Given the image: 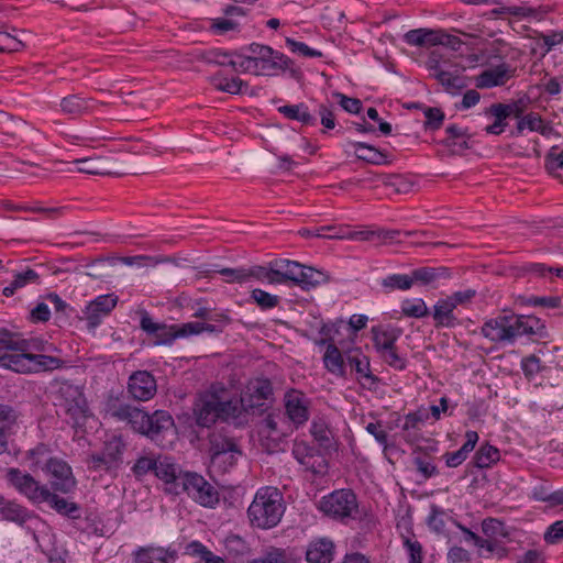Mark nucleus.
<instances>
[{
	"label": "nucleus",
	"mask_w": 563,
	"mask_h": 563,
	"mask_svg": "<svg viewBox=\"0 0 563 563\" xmlns=\"http://www.w3.org/2000/svg\"><path fill=\"white\" fill-rule=\"evenodd\" d=\"M20 412L9 404L0 402V432L9 439L14 433Z\"/></svg>",
	"instance_id": "43"
},
{
	"label": "nucleus",
	"mask_w": 563,
	"mask_h": 563,
	"mask_svg": "<svg viewBox=\"0 0 563 563\" xmlns=\"http://www.w3.org/2000/svg\"><path fill=\"white\" fill-rule=\"evenodd\" d=\"M451 277L450 269L444 266L439 267H420L413 269L411 273V278L413 282H419L423 285H429L439 279H445Z\"/></svg>",
	"instance_id": "41"
},
{
	"label": "nucleus",
	"mask_w": 563,
	"mask_h": 563,
	"mask_svg": "<svg viewBox=\"0 0 563 563\" xmlns=\"http://www.w3.org/2000/svg\"><path fill=\"white\" fill-rule=\"evenodd\" d=\"M157 461L158 459L153 456H140L132 466V472L137 478L145 476L150 472L155 473Z\"/></svg>",
	"instance_id": "60"
},
{
	"label": "nucleus",
	"mask_w": 563,
	"mask_h": 563,
	"mask_svg": "<svg viewBox=\"0 0 563 563\" xmlns=\"http://www.w3.org/2000/svg\"><path fill=\"white\" fill-rule=\"evenodd\" d=\"M22 47V41L5 31L3 25H0V53L18 52Z\"/></svg>",
	"instance_id": "58"
},
{
	"label": "nucleus",
	"mask_w": 563,
	"mask_h": 563,
	"mask_svg": "<svg viewBox=\"0 0 563 563\" xmlns=\"http://www.w3.org/2000/svg\"><path fill=\"white\" fill-rule=\"evenodd\" d=\"M346 362L355 371L358 380H365L369 385L378 383V377L371 372L369 358L358 349L347 353Z\"/></svg>",
	"instance_id": "26"
},
{
	"label": "nucleus",
	"mask_w": 563,
	"mask_h": 563,
	"mask_svg": "<svg viewBox=\"0 0 563 563\" xmlns=\"http://www.w3.org/2000/svg\"><path fill=\"white\" fill-rule=\"evenodd\" d=\"M322 360L328 372L339 377H345V360L333 342L328 343Z\"/></svg>",
	"instance_id": "37"
},
{
	"label": "nucleus",
	"mask_w": 563,
	"mask_h": 563,
	"mask_svg": "<svg viewBox=\"0 0 563 563\" xmlns=\"http://www.w3.org/2000/svg\"><path fill=\"white\" fill-rule=\"evenodd\" d=\"M292 455L307 471L313 474H321L325 467V460L317 454L316 449L305 442L294 444Z\"/></svg>",
	"instance_id": "21"
},
{
	"label": "nucleus",
	"mask_w": 563,
	"mask_h": 563,
	"mask_svg": "<svg viewBox=\"0 0 563 563\" xmlns=\"http://www.w3.org/2000/svg\"><path fill=\"white\" fill-rule=\"evenodd\" d=\"M285 511L282 493L275 487L260 488L247 509L253 527L271 529L276 527Z\"/></svg>",
	"instance_id": "3"
},
{
	"label": "nucleus",
	"mask_w": 563,
	"mask_h": 563,
	"mask_svg": "<svg viewBox=\"0 0 563 563\" xmlns=\"http://www.w3.org/2000/svg\"><path fill=\"white\" fill-rule=\"evenodd\" d=\"M284 400L288 419L296 428L303 426L310 416L308 397L297 389H290L285 394Z\"/></svg>",
	"instance_id": "13"
},
{
	"label": "nucleus",
	"mask_w": 563,
	"mask_h": 563,
	"mask_svg": "<svg viewBox=\"0 0 563 563\" xmlns=\"http://www.w3.org/2000/svg\"><path fill=\"white\" fill-rule=\"evenodd\" d=\"M34 373L48 372L62 368L64 361L51 355L33 353Z\"/></svg>",
	"instance_id": "51"
},
{
	"label": "nucleus",
	"mask_w": 563,
	"mask_h": 563,
	"mask_svg": "<svg viewBox=\"0 0 563 563\" xmlns=\"http://www.w3.org/2000/svg\"><path fill=\"white\" fill-rule=\"evenodd\" d=\"M402 545L408 552L409 563H422L423 550L419 541L409 537H402Z\"/></svg>",
	"instance_id": "61"
},
{
	"label": "nucleus",
	"mask_w": 563,
	"mask_h": 563,
	"mask_svg": "<svg viewBox=\"0 0 563 563\" xmlns=\"http://www.w3.org/2000/svg\"><path fill=\"white\" fill-rule=\"evenodd\" d=\"M278 112L289 120H296L307 126L317 125V117L309 111L306 103L286 104L278 108Z\"/></svg>",
	"instance_id": "34"
},
{
	"label": "nucleus",
	"mask_w": 563,
	"mask_h": 563,
	"mask_svg": "<svg viewBox=\"0 0 563 563\" xmlns=\"http://www.w3.org/2000/svg\"><path fill=\"white\" fill-rule=\"evenodd\" d=\"M57 405L70 419L73 427L82 424L88 417V405L81 388L68 380L62 382L56 391Z\"/></svg>",
	"instance_id": "5"
},
{
	"label": "nucleus",
	"mask_w": 563,
	"mask_h": 563,
	"mask_svg": "<svg viewBox=\"0 0 563 563\" xmlns=\"http://www.w3.org/2000/svg\"><path fill=\"white\" fill-rule=\"evenodd\" d=\"M404 41L410 46L431 47L438 45V31L431 29H415L404 35Z\"/></svg>",
	"instance_id": "36"
},
{
	"label": "nucleus",
	"mask_w": 563,
	"mask_h": 563,
	"mask_svg": "<svg viewBox=\"0 0 563 563\" xmlns=\"http://www.w3.org/2000/svg\"><path fill=\"white\" fill-rule=\"evenodd\" d=\"M335 554V544L328 538H317L309 542L306 550L308 563H331Z\"/></svg>",
	"instance_id": "20"
},
{
	"label": "nucleus",
	"mask_w": 563,
	"mask_h": 563,
	"mask_svg": "<svg viewBox=\"0 0 563 563\" xmlns=\"http://www.w3.org/2000/svg\"><path fill=\"white\" fill-rule=\"evenodd\" d=\"M332 233L329 234L330 239H347V240H358V241H368L376 233L374 231H351L344 227L328 228Z\"/></svg>",
	"instance_id": "50"
},
{
	"label": "nucleus",
	"mask_w": 563,
	"mask_h": 563,
	"mask_svg": "<svg viewBox=\"0 0 563 563\" xmlns=\"http://www.w3.org/2000/svg\"><path fill=\"white\" fill-rule=\"evenodd\" d=\"M525 130L530 132H538L542 136L549 137L555 133L554 128L550 122H545L538 112L526 113L520 121L517 122L516 130L511 133L519 136Z\"/></svg>",
	"instance_id": "22"
},
{
	"label": "nucleus",
	"mask_w": 563,
	"mask_h": 563,
	"mask_svg": "<svg viewBox=\"0 0 563 563\" xmlns=\"http://www.w3.org/2000/svg\"><path fill=\"white\" fill-rule=\"evenodd\" d=\"M273 395L272 383L268 379H256L247 386V389L241 395L238 401L239 408L244 411L255 409L263 410L265 401Z\"/></svg>",
	"instance_id": "12"
},
{
	"label": "nucleus",
	"mask_w": 563,
	"mask_h": 563,
	"mask_svg": "<svg viewBox=\"0 0 563 563\" xmlns=\"http://www.w3.org/2000/svg\"><path fill=\"white\" fill-rule=\"evenodd\" d=\"M500 459V453L497 448L485 443L476 451L472 463L477 468H488L497 463Z\"/></svg>",
	"instance_id": "46"
},
{
	"label": "nucleus",
	"mask_w": 563,
	"mask_h": 563,
	"mask_svg": "<svg viewBox=\"0 0 563 563\" xmlns=\"http://www.w3.org/2000/svg\"><path fill=\"white\" fill-rule=\"evenodd\" d=\"M529 102L530 100L528 97H522L509 103L498 102L494 104L498 108V110H503L501 112H504L506 119L515 118L517 119L518 122L520 121V118H522L526 114Z\"/></svg>",
	"instance_id": "48"
},
{
	"label": "nucleus",
	"mask_w": 563,
	"mask_h": 563,
	"mask_svg": "<svg viewBox=\"0 0 563 563\" xmlns=\"http://www.w3.org/2000/svg\"><path fill=\"white\" fill-rule=\"evenodd\" d=\"M251 299L262 309H274L279 305L280 298L277 295H272L263 289L255 288L251 291Z\"/></svg>",
	"instance_id": "53"
},
{
	"label": "nucleus",
	"mask_w": 563,
	"mask_h": 563,
	"mask_svg": "<svg viewBox=\"0 0 563 563\" xmlns=\"http://www.w3.org/2000/svg\"><path fill=\"white\" fill-rule=\"evenodd\" d=\"M0 519L23 526L30 519V514L23 506L0 495Z\"/></svg>",
	"instance_id": "31"
},
{
	"label": "nucleus",
	"mask_w": 563,
	"mask_h": 563,
	"mask_svg": "<svg viewBox=\"0 0 563 563\" xmlns=\"http://www.w3.org/2000/svg\"><path fill=\"white\" fill-rule=\"evenodd\" d=\"M210 453L213 462L229 455L230 464H233L242 454L236 440L223 432H212L209 435Z\"/></svg>",
	"instance_id": "17"
},
{
	"label": "nucleus",
	"mask_w": 563,
	"mask_h": 563,
	"mask_svg": "<svg viewBox=\"0 0 563 563\" xmlns=\"http://www.w3.org/2000/svg\"><path fill=\"white\" fill-rule=\"evenodd\" d=\"M412 462L417 472L423 477V479H429L439 474V470L433 463V459L428 455L421 446H418L413 451Z\"/></svg>",
	"instance_id": "40"
},
{
	"label": "nucleus",
	"mask_w": 563,
	"mask_h": 563,
	"mask_svg": "<svg viewBox=\"0 0 563 563\" xmlns=\"http://www.w3.org/2000/svg\"><path fill=\"white\" fill-rule=\"evenodd\" d=\"M42 503H46L51 508L62 516L69 519L80 518V507L74 501H69L58 495L52 493L49 489L46 492Z\"/></svg>",
	"instance_id": "29"
},
{
	"label": "nucleus",
	"mask_w": 563,
	"mask_h": 563,
	"mask_svg": "<svg viewBox=\"0 0 563 563\" xmlns=\"http://www.w3.org/2000/svg\"><path fill=\"white\" fill-rule=\"evenodd\" d=\"M310 433L320 446L329 449L332 442L331 430L323 421H313Z\"/></svg>",
	"instance_id": "55"
},
{
	"label": "nucleus",
	"mask_w": 563,
	"mask_h": 563,
	"mask_svg": "<svg viewBox=\"0 0 563 563\" xmlns=\"http://www.w3.org/2000/svg\"><path fill=\"white\" fill-rule=\"evenodd\" d=\"M401 312L410 318H423L429 314L428 307L423 299L405 300L401 305Z\"/></svg>",
	"instance_id": "54"
},
{
	"label": "nucleus",
	"mask_w": 563,
	"mask_h": 563,
	"mask_svg": "<svg viewBox=\"0 0 563 563\" xmlns=\"http://www.w3.org/2000/svg\"><path fill=\"white\" fill-rule=\"evenodd\" d=\"M352 145L355 148L356 157L368 164L386 165L391 162L386 151H382L364 142H354Z\"/></svg>",
	"instance_id": "33"
},
{
	"label": "nucleus",
	"mask_w": 563,
	"mask_h": 563,
	"mask_svg": "<svg viewBox=\"0 0 563 563\" xmlns=\"http://www.w3.org/2000/svg\"><path fill=\"white\" fill-rule=\"evenodd\" d=\"M246 271V283L251 279H255L258 282H267L271 285H275V282H278L273 276L274 265L273 262L269 263V266H261L254 265L251 267H245Z\"/></svg>",
	"instance_id": "49"
},
{
	"label": "nucleus",
	"mask_w": 563,
	"mask_h": 563,
	"mask_svg": "<svg viewBox=\"0 0 563 563\" xmlns=\"http://www.w3.org/2000/svg\"><path fill=\"white\" fill-rule=\"evenodd\" d=\"M320 509L327 516L343 522L355 519L358 512L357 497L352 489H338L321 499Z\"/></svg>",
	"instance_id": "6"
},
{
	"label": "nucleus",
	"mask_w": 563,
	"mask_h": 563,
	"mask_svg": "<svg viewBox=\"0 0 563 563\" xmlns=\"http://www.w3.org/2000/svg\"><path fill=\"white\" fill-rule=\"evenodd\" d=\"M501 111L503 110H498V108L494 103L485 110L486 115L495 118L494 123L487 125L484 129L487 134L500 135L505 131V128L507 126V119L505 118V114Z\"/></svg>",
	"instance_id": "52"
},
{
	"label": "nucleus",
	"mask_w": 563,
	"mask_h": 563,
	"mask_svg": "<svg viewBox=\"0 0 563 563\" xmlns=\"http://www.w3.org/2000/svg\"><path fill=\"white\" fill-rule=\"evenodd\" d=\"M432 76L443 86L444 90L451 95H456L467 87L466 78L457 67H454L452 70H441L439 74H432Z\"/></svg>",
	"instance_id": "30"
},
{
	"label": "nucleus",
	"mask_w": 563,
	"mask_h": 563,
	"mask_svg": "<svg viewBox=\"0 0 563 563\" xmlns=\"http://www.w3.org/2000/svg\"><path fill=\"white\" fill-rule=\"evenodd\" d=\"M194 413L199 427L210 428L218 420L227 421L239 417V404L232 399L221 400L217 394L209 393L198 399Z\"/></svg>",
	"instance_id": "4"
},
{
	"label": "nucleus",
	"mask_w": 563,
	"mask_h": 563,
	"mask_svg": "<svg viewBox=\"0 0 563 563\" xmlns=\"http://www.w3.org/2000/svg\"><path fill=\"white\" fill-rule=\"evenodd\" d=\"M180 484L179 495L186 493L202 507L213 508L219 503L220 496L217 488L196 472H185Z\"/></svg>",
	"instance_id": "7"
},
{
	"label": "nucleus",
	"mask_w": 563,
	"mask_h": 563,
	"mask_svg": "<svg viewBox=\"0 0 563 563\" xmlns=\"http://www.w3.org/2000/svg\"><path fill=\"white\" fill-rule=\"evenodd\" d=\"M373 344L378 354L389 350L396 345V341L401 335V330L398 328H382L373 327Z\"/></svg>",
	"instance_id": "32"
},
{
	"label": "nucleus",
	"mask_w": 563,
	"mask_h": 563,
	"mask_svg": "<svg viewBox=\"0 0 563 563\" xmlns=\"http://www.w3.org/2000/svg\"><path fill=\"white\" fill-rule=\"evenodd\" d=\"M481 333L493 343L508 344L507 314H499L486 320Z\"/></svg>",
	"instance_id": "27"
},
{
	"label": "nucleus",
	"mask_w": 563,
	"mask_h": 563,
	"mask_svg": "<svg viewBox=\"0 0 563 563\" xmlns=\"http://www.w3.org/2000/svg\"><path fill=\"white\" fill-rule=\"evenodd\" d=\"M328 275L321 271L314 269L310 266L299 265L298 278L295 285L300 286L302 289H310L321 284L327 283Z\"/></svg>",
	"instance_id": "39"
},
{
	"label": "nucleus",
	"mask_w": 563,
	"mask_h": 563,
	"mask_svg": "<svg viewBox=\"0 0 563 563\" xmlns=\"http://www.w3.org/2000/svg\"><path fill=\"white\" fill-rule=\"evenodd\" d=\"M40 275L32 268H26L23 272L15 273L13 280L9 286H5L2 290L3 296L11 297L20 288L25 287L29 284H38Z\"/></svg>",
	"instance_id": "42"
},
{
	"label": "nucleus",
	"mask_w": 563,
	"mask_h": 563,
	"mask_svg": "<svg viewBox=\"0 0 563 563\" xmlns=\"http://www.w3.org/2000/svg\"><path fill=\"white\" fill-rule=\"evenodd\" d=\"M134 563H174L177 560V551L162 547H139L133 553Z\"/></svg>",
	"instance_id": "19"
},
{
	"label": "nucleus",
	"mask_w": 563,
	"mask_h": 563,
	"mask_svg": "<svg viewBox=\"0 0 563 563\" xmlns=\"http://www.w3.org/2000/svg\"><path fill=\"white\" fill-rule=\"evenodd\" d=\"M98 102L92 98H84L80 95H69L60 100V111L71 118H79L91 112Z\"/></svg>",
	"instance_id": "23"
},
{
	"label": "nucleus",
	"mask_w": 563,
	"mask_h": 563,
	"mask_svg": "<svg viewBox=\"0 0 563 563\" xmlns=\"http://www.w3.org/2000/svg\"><path fill=\"white\" fill-rule=\"evenodd\" d=\"M413 278L404 274L389 275L383 279L382 285L390 289L407 290L411 288Z\"/></svg>",
	"instance_id": "59"
},
{
	"label": "nucleus",
	"mask_w": 563,
	"mask_h": 563,
	"mask_svg": "<svg viewBox=\"0 0 563 563\" xmlns=\"http://www.w3.org/2000/svg\"><path fill=\"white\" fill-rule=\"evenodd\" d=\"M106 412L118 421L126 422L135 432L158 444L175 427L174 419L168 411L156 410L150 415L135 406L123 402L118 397H110L107 400Z\"/></svg>",
	"instance_id": "1"
},
{
	"label": "nucleus",
	"mask_w": 563,
	"mask_h": 563,
	"mask_svg": "<svg viewBox=\"0 0 563 563\" xmlns=\"http://www.w3.org/2000/svg\"><path fill=\"white\" fill-rule=\"evenodd\" d=\"M245 51L249 53L247 59L241 65L245 74L272 77L288 70L296 80L302 77L301 70L294 66V62L287 55L268 45L251 43Z\"/></svg>",
	"instance_id": "2"
},
{
	"label": "nucleus",
	"mask_w": 563,
	"mask_h": 563,
	"mask_svg": "<svg viewBox=\"0 0 563 563\" xmlns=\"http://www.w3.org/2000/svg\"><path fill=\"white\" fill-rule=\"evenodd\" d=\"M379 356L385 363L397 371H404L407 367V360L398 354L396 345L380 353Z\"/></svg>",
	"instance_id": "63"
},
{
	"label": "nucleus",
	"mask_w": 563,
	"mask_h": 563,
	"mask_svg": "<svg viewBox=\"0 0 563 563\" xmlns=\"http://www.w3.org/2000/svg\"><path fill=\"white\" fill-rule=\"evenodd\" d=\"M428 419L429 411L423 408L409 412L404 417L401 429L406 433L404 437L406 442L413 443L418 440V431L421 430Z\"/></svg>",
	"instance_id": "28"
},
{
	"label": "nucleus",
	"mask_w": 563,
	"mask_h": 563,
	"mask_svg": "<svg viewBox=\"0 0 563 563\" xmlns=\"http://www.w3.org/2000/svg\"><path fill=\"white\" fill-rule=\"evenodd\" d=\"M140 328L147 334L154 335L156 344L170 345L177 339L174 324L155 322L146 311L141 313Z\"/></svg>",
	"instance_id": "18"
},
{
	"label": "nucleus",
	"mask_w": 563,
	"mask_h": 563,
	"mask_svg": "<svg viewBox=\"0 0 563 563\" xmlns=\"http://www.w3.org/2000/svg\"><path fill=\"white\" fill-rule=\"evenodd\" d=\"M249 563H287L286 552L283 549L272 548L263 556Z\"/></svg>",
	"instance_id": "64"
},
{
	"label": "nucleus",
	"mask_w": 563,
	"mask_h": 563,
	"mask_svg": "<svg viewBox=\"0 0 563 563\" xmlns=\"http://www.w3.org/2000/svg\"><path fill=\"white\" fill-rule=\"evenodd\" d=\"M510 77V66L503 63L482 71L475 79V86L479 89L503 86Z\"/></svg>",
	"instance_id": "24"
},
{
	"label": "nucleus",
	"mask_w": 563,
	"mask_h": 563,
	"mask_svg": "<svg viewBox=\"0 0 563 563\" xmlns=\"http://www.w3.org/2000/svg\"><path fill=\"white\" fill-rule=\"evenodd\" d=\"M503 12L517 18H536L541 19L547 10L542 8H531L526 5H510L503 8Z\"/></svg>",
	"instance_id": "57"
},
{
	"label": "nucleus",
	"mask_w": 563,
	"mask_h": 563,
	"mask_svg": "<svg viewBox=\"0 0 563 563\" xmlns=\"http://www.w3.org/2000/svg\"><path fill=\"white\" fill-rule=\"evenodd\" d=\"M118 297L109 294L101 295L88 303L84 310L85 319L89 330L99 327L104 317H107L117 306Z\"/></svg>",
	"instance_id": "15"
},
{
	"label": "nucleus",
	"mask_w": 563,
	"mask_h": 563,
	"mask_svg": "<svg viewBox=\"0 0 563 563\" xmlns=\"http://www.w3.org/2000/svg\"><path fill=\"white\" fill-rule=\"evenodd\" d=\"M273 276L278 280L275 282V285L287 284L289 282L292 284L296 283L300 265L298 262L289 260H276L273 262Z\"/></svg>",
	"instance_id": "35"
},
{
	"label": "nucleus",
	"mask_w": 563,
	"mask_h": 563,
	"mask_svg": "<svg viewBox=\"0 0 563 563\" xmlns=\"http://www.w3.org/2000/svg\"><path fill=\"white\" fill-rule=\"evenodd\" d=\"M128 391L134 399L147 401L157 391L156 379L147 371H136L129 377Z\"/></svg>",
	"instance_id": "16"
},
{
	"label": "nucleus",
	"mask_w": 563,
	"mask_h": 563,
	"mask_svg": "<svg viewBox=\"0 0 563 563\" xmlns=\"http://www.w3.org/2000/svg\"><path fill=\"white\" fill-rule=\"evenodd\" d=\"M13 351H23L26 353H36L42 354L45 352H52L55 350L52 343H48L42 338H30L22 339L19 338V341L12 345Z\"/></svg>",
	"instance_id": "45"
},
{
	"label": "nucleus",
	"mask_w": 563,
	"mask_h": 563,
	"mask_svg": "<svg viewBox=\"0 0 563 563\" xmlns=\"http://www.w3.org/2000/svg\"><path fill=\"white\" fill-rule=\"evenodd\" d=\"M73 163L77 165V170L79 173H85L89 175L110 174V170L108 169V164L99 157L75 159Z\"/></svg>",
	"instance_id": "47"
},
{
	"label": "nucleus",
	"mask_w": 563,
	"mask_h": 563,
	"mask_svg": "<svg viewBox=\"0 0 563 563\" xmlns=\"http://www.w3.org/2000/svg\"><path fill=\"white\" fill-rule=\"evenodd\" d=\"M454 303L449 297L439 299L433 306L432 317L434 320L435 328H455L461 322L454 314Z\"/></svg>",
	"instance_id": "25"
},
{
	"label": "nucleus",
	"mask_w": 563,
	"mask_h": 563,
	"mask_svg": "<svg viewBox=\"0 0 563 563\" xmlns=\"http://www.w3.org/2000/svg\"><path fill=\"white\" fill-rule=\"evenodd\" d=\"M154 474L165 483L167 493L179 495L178 486L181 485L180 483L183 482L185 472L175 463L173 457L159 456Z\"/></svg>",
	"instance_id": "14"
},
{
	"label": "nucleus",
	"mask_w": 563,
	"mask_h": 563,
	"mask_svg": "<svg viewBox=\"0 0 563 563\" xmlns=\"http://www.w3.org/2000/svg\"><path fill=\"white\" fill-rule=\"evenodd\" d=\"M508 344H514L519 338H544L547 327L544 322L532 314H507Z\"/></svg>",
	"instance_id": "9"
},
{
	"label": "nucleus",
	"mask_w": 563,
	"mask_h": 563,
	"mask_svg": "<svg viewBox=\"0 0 563 563\" xmlns=\"http://www.w3.org/2000/svg\"><path fill=\"white\" fill-rule=\"evenodd\" d=\"M426 121L423 123L424 130L437 131L439 130L445 119L444 112L440 108L427 107L424 108Z\"/></svg>",
	"instance_id": "56"
},
{
	"label": "nucleus",
	"mask_w": 563,
	"mask_h": 563,
	"mask_svg": "<svg viewBox=\"0 0 563 563\" xmlns=\"http://www.w3.org/2000/svg\"><path fill=\"white\" fill-rule=\"evenodd\" d=\"M4 368L11 369L20 374H33V353H26L23 351H10Z\"/></svg>",
	"instance_id": "38"
},
{
	"label": "nucleus",
	"mask_w": 563,
	"mask_h": 563,
	"mask_svg": "<svg viewBox=\"0 0 563 563\" xmlns=\"http://www.w3.org/2000/svg\"><path fill=\"white\" fill-rule=\"evenodd\" d=\"M209 80L218 91L227 92L230 95H239L242 92L243 87H247V82L241 78L233 77L228 79L223 77L221 73L214 74L210 77Z\"/></svg>",
	"instance_id": "44"
},
{
	"label": "nucleus",
	"mask_w": 563,
	"mask_h": 563,
	"mask_svg": "<svg viewBox=\"0 0 563 563\" xmlns=\"http://www.w3.org/2000/svg\"><path fill=\"white\" fill-rule=\"evenodd\" d=\"M7 479L11 486L33 503L41 504L48 490L47 486L41 485L31 474L20 468H9Z\"/></svg>",
	"instance_id": "11"
},
{
	"label": "nucleus",
	"mask_w": 563,
	"mask_h": 563,
	"mask_svg": "<svg viewBox=\"0 0 563 563\" xmlns=\"http://www.w3.org/2000/svg\"><path fill=\"white\" fill-rule=\"evenodd\" d=\"M48 476L51 487L55 492L68 494L76 487L71 467L62 459L51 457L43 468Z\"/></svg>",
	"instance_id": "10"
},
{
	"label": "nucleus",
	"mask_w": 563,
	"mask_h": 563,
	"mask_svg": "<svg viewBox=\"0 0 563 563\" xmlns=\"http://www.w3.org/2000/svg\"><path fill=\"white\" fill-rule=\"evenodd\" d=\"M125 450L126 443L122 435H113L104 442L101 452L92 453L89 456V467L93 471L104 472L117 470L123 463Z\"/></svg>",
	"instance_id": "8"
},
{
	"label": "nucleus",
	"mask_w": 563,
	"mask_h": 563,
	"mask_svg": "<svg viewBox=\"0 0 563 563\" xmlns=\"http://www.w3.org/2000/svg\"><path fill=\"white\" fill-rule=\"evenodd\" d=\"M286 46L289 48L291 53L298 54L300 56L318 58L322 57V53L320 51L310 48L307 44L298 42L290 37L286 38Z\"/></svg>",
	"instance_id": "62"
}]
</instances>
